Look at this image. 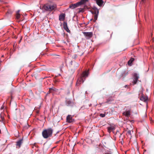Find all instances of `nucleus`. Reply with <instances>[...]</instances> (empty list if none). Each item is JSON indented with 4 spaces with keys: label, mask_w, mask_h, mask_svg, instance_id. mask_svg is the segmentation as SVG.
Returning a JSON list of instances; mask_svg holds the SVG:
<instances>
[{
    "label": "nucleus",
    "mask_w": 154,
    "mask_h": 154,
    "mask_svg": "<svg viewBox=\"0 0 154 154\" xmlns=\"http://www.w3.org/2000/svg\"><path fill=\"white\" fill-rule=\"evenodd\" d=\"M57 7L55 4H46L42 7V9L46 11H51L55 9Z\"/></svg>",
    "instance_id": "f03ea898"
},
{
    "label": "nucleus",
    "mask_w": 154,
    "mask_h": 154,
    "mask_svg": "<svg viewBox=\"0 0 154 154\" xmlns=\"http://www.w3.org/2000/svg\"><path fill=\"white\" fill-rule=\"evenodd\" d=\"M106 103H108V101H107V102H106Z\"/></svg>",
    "instance_id": "72a5a7b5"
},
{
    "label": "nucleus",
    "mask_w": 154,
    "mask_h": 154,
    "mask_svg": "<svg viewBox=\"0 0 154 154\" xmlns=\"http://www.w3.org/2000/svg\"><path fill=\"white\" fill-rule=\"evenodd\" d=\"M63 28L64 29L66 30L67 32H69L70 31L69 29L67 23L66 22L64 21L63 23Z\"/></svg>",
    "instance_id": "1a4fd4ad"
},
{
    "label": "nucleus",
    "mask_w": 154,
    "mask_h": 154,
    "mask_svg": "<svg viewBox=\"0 0 154 154\" xmlns=\"http://www.w3.org/2000/svg\"><path fill=\"white\" fill-rule=\"evenodd\" d=\"M123 114L127 117H128L130 115V112L129 111H128L124 112Z\"/></svg>",
    "instance_id": "4468645a"
},
{
    "label": "nucleus",
    "mask_w": 154,
    "mask_h": 154,
    "mask_svg": "<svg viewBox=\"0 0 154 154\" xmlns=\"http://www.w3.org/2000/svg\"><path fill=\"white\" fill-rule=\"evenodd\" d=\"M20 11V10H19L16 12V14H19V12Z\"/></svg>",
    "instance_id": "a878e982"
},
{
    "label": "nucleus",
    "mask_w": 154,
    "mask_h": 154,
    "mask_svg": "<svg viewBox=\"0 0 154 154\" xmlns=\"http://www.w3.org/2000/svg\"><path fill=\"white\" fill-rule=\"evenodd\" d=\"M147 97L145 96H142L140 98V100L144 102L146 101L147 100Z\"/></svg>",
    "instance_id": "2eb2a0df"
},
{
    "label": "nucleus",
    "mask_w": 154,
    "mask_h": 154,
    "mask_svg": "<svg viewBox=\"0 0 154 154\" xmlns=\"http://www.w3.org/2000/svg\"><path fill=\"white\" fill-rule=\"evenodd\" d=\"M134 59L131 58L128 61V63L129 65H130L132 63L134 60Z\"/></svg>",
    "instance_id": "f3484780"
},
{
    "label": "nucleus",
    "mask_w": 154,
    "mask_h": 154,
    "mask_svg": "<svg viewBox=\"0 0 154 154\" xmlns=\"http://www.w3.org/2000/svg\"><path fill=\"white\" fill-rule=\"evenodd\" d=\"M84 35L86 37L87 39H89L91 38L93 35V33L92 32H83Z\"/></svg>",
    "instance_id": "39448f33"
},
{
    "label": "nucleus",
    "mask_w": 154,
    "mask_h": 154,
    "mask_svg": "<svg viewBox=\"0 0 154 154\" xmlns=\"http://www.w3.org/2000/svg\"><path fill=\"white\" fill-rule=\"evenodd\" d=\"M23 138H22L21 139H20L18 140L16 142V145L17 146H18V148H20L21 145L23 143Z\"/></svg>",
    "instance_id": "0eeeda50"
},
{
    "label": "nucleus",
    "mask_w": 154,
    "mask_h": 154,
    "mask_svg": "<svg viewBox=\"0 0 154 154\" xmlns=\"http://www.w3.org/2000/svg\"><path fill=\"white\" fill-rule=\"evenodd\" d=\"M100 117H104L105 116V114L101 113L100 114Z\"/></svg>",
    "instance_id": "b1692460"
},
{
    "label": "nucleus",
    "mask_w": 154,
    "mask_h": 154,
    "mask_svg": "<svg viewBox=\"0 0 154 154\" xmlns=\"http://www.w3.org/2000/svg\"><path fill=\"white\" fill-rule=\"evenodd\" d=\"M67 103L69 104H70L71 103V102L70 101H67Z\"/></svg>",
    "instance_id": "bb28decb"
},
{
    "label": "nucleus",
    "mask_w": 154,
    "mask_h": 154,
    "mask_svg": "<svg viewBox=\"0 0 154 154\" xmlns=\"http://www.w3.org/2000/svg\"><path fill=\"white\" fill-rule=\"evenodd\" d=\"M88 72H84L81 75L80 77L79 78L76 82V85L79 86L82 83L84 82L85 78L88 76Z\"/></svg>",
    "instance_id": "7ed1b4c3"
},
{
    "label": "nucleus",
    "mask_w": 154,
    "mask_h": 154,
    "mask_svg": "<svg viewBox=\"0 0 154 154\" xmlns=\"http://www.w3.org/2000/svg\"><path fill=\"white\" fill-rule=\"evenodd\" d=\"M118 132L119 133V131H117V132H116V133H117Z\"/></svg>",
    "instance_id": "473e14b6"
},
{
    "label": "nucleus",
    "mask_w": 154,
    "mask_h": 154,
    "mask_svg": "<svg viewBox=\"0 0 154 154\" xmlns=\"http://www.w3.org/2000/svg\"><path fill=\"white\" fill-rule=\"evenodd\" d=\"M66 121L69 123H71L72 122V119L71 116L68 115L66 117Z\"/></svg>",
    "instance_id": "9b49d317"
},
{
    "label": "nucleus",
    "mask_w": 154,
    "mask_h": 154,
    "mask_svg": "<svg viewBox=\"0 0 154 154\" xmlns=\"http://www.w3.org/2000/svg\"><path fill=\"white\" fill-rule=\"evenodd\" d=\"M73 66L75 68H76L79 66V64L78 63L76 62H75L73 64Z\"/></svg>",
    "instance_id": "a211bd4d"
},
{
    "label": "nucleus",
    "mask_w": 154,
    "mask_h": 154,
    "mask_svg": "<svg viewBox=\"0 0 154 154\" xmlns=\"http://www.w3.org/2000/svg\"><path fill=\"white\" fill-rule=\"evenodd\" d=\"M20 16V14H16V17L17 19H19Z\"/></svg>",
    "instance_id": "4be33fe9"
},
{
    "label": "nucleus",
    "mask_w": 154,
    "mask_h": 154,
    "mask_svg": "<svg viewBox=\"0 0 154 154\" xmlns=\"http://www.w3.org/2000/svg\"><path fill=\"white\" fill-rule=\"evenodd\" d=\"M12 13V11L11 10H9L6 13V14L8 15L9 14H11Z\"/></svg>",
    "instance_id": "412c9836"
},
{
    "label": "nucleus",
    "mask_w": 154,
    "mask_h": 154,
    "mask_svg": "<svg viewBox=\"0 0 154 154\" xmlns=\"http://www.w3.org/2000/svg\"><path fill=\"white\" fill-rule=\"evenodd\" d=\"M115 128L114 126H111L107 128L108 131L109 133H110L111 131H112L115 129Z\"/></svg>",
    "instance_id": "ddd939ff"
},
{
    "label": "nucleus",
    "mask_w": 154,
    "mask_h": 154,
    "mask_svg": "<svg viewBox=\"0 0 154 154\" xmlns=\"http://www.w3.org/2000/svg\"><path fill=\"white\" fill-rule=\"evenodd\" d=\"M58 142H57V143H58Z\"/></svg>",
    "instance_id": "e433bc0d"
},
{
    "label": "nucleus",
    "mask_w": 154,
    "mask_h": 154,
    "mask_svg": "<svg viewBox=\"0 0 154 154\" xmlns=\"http://www.w3.org/2000/svg\"><path fill=\"white\" fill-rule=\"evenodd\" d=\"M122 140H123V138L122 139Z\"/></svg>",
    "instance_id": "c9c22d12"
},
{
    "label": "nucleus",
    "mask_w": 154,
    "mask_h": 154,
    "mask_svg": "<svg viewBox=\"0 0 154 154\" xmlns=\"http://www.w3.org/2000/svg\"><path fill=\"white\" fill-rule=\"evenodd\" d=\"M120 134V136H119V137H121V135H122V134Z\"/></svg>",
    "instance_id": "2f4dec72"
},
{
    "label": "nucleus",
    "mask_w": 154,
    "mask_h": 154,
    "mask_svg": "<svg viewBox=\"0 0 154 154\" xmlns=\"http://www.w3.org/2000/svg\"><path fill=\"white\" fill-rule=\"evenodd\" d=\"M105 154H112V152L111 151H109V152L108 153H106Z\"/></svg>",
    "instance_id": "393cba45"
},
{
    "label": "nucleus",
    "mask_w": 154,
    "mask_h": 154,
    "mask_svg": "<svg viewBox=\"0 0 154 154\" xmlns=\"http://www.w3.org/2000/svg\"><path fill=\"white\" fill-rule=\"evenodd\" d=\"M72 57L73 59H75L77 57V55L75 54L72 56Z\"/></svg>",
    "instance_id": "5701e85b"
},
{
    "label": "nucleus",
    "mask_w": 154,
    "mask_h": 154,
    "mask_svg": "<svg viewBox=\"0 0 154 154\" xmlns=\"http://www.w3.org/2000/svg\"><path fill=\"white\" fill-rule=\"evenodd\" d=\"M1 118L2 119V120H3V118H2V116L1 115Z\"/></svg>",
    "instance_id": "cd10ccee"
},
{
    "label": "nucleus",
    "mask_w": 154,
    "mask_h": 154,
    "mask_svg": "<svg viewBox=\"0 0 154 154\" xmlns=\"http://www.w3.org/2000/svg\"><path fill=\"white\" fill-rule=\"evenodd\" d=\"M57 82L58 81L57 80H55V82Z\"/></svg>",
    "instance_id": "c756f323"
},
{
    "label": "nucleus",
    "mask_w": 154,
    "mask_h": 154,
    "mask_svg": "<svg viewBox=\"0 0 154 154\" xmlns=\"http://www.w3.org/2000/svg\"><path fill=\"white\" fill-rule=\"evenodd\" d=\"M88 0H81L80 2H79V4L80 5L84 4L86 2L88 1Z\"/></svg>",
    "instance_id": "dca6fc26"
},
{
    "label": "nucleus",
    "mask_w": 154,
    "mask_h": 154,
    "mask_svg": "<svg viewBox=\"0 0 154 154\" xmlns=\"http://www.w3.org/2000/svg\"><path fill=\"white\" fill-rule=\"evenodd\" d=\"M79 2L74 4L70 5L69 6V8L72 9H73L80 5Z\"/></svg>",
    "instance_id": "6e6552de"
},
{
    "label": "nucleus",
    "mask_w": 154,
    "mask_h": 154,
    "mask_svg": "<svg viewBox=\"0 0 154 154\" xmlns=\"http://www.w3.org/2000/svg\"><path fill=\"white\" fill-rule=\"evenodd\" d=\"M139 76L137 73H134V79L133 83L134 85L136 84L138 81Z\"/></svg>",
    "instance_id": "423d86ee"
},
{
    "label": "nucleus",
    "mask_w": 154,
    "mask_h": 154,
    "mask_svg": "<svg viewBox=\"0 0 154 154\" xmlns=\"http://www.w3.org/2000/svg\"><path fill=\"white\" fill-rule=\"evenodd\" d=\"M53 131V129L51 128L44 129L42 132V136L45 139L51 137L52 136Z\"/></svg>",
    "instance_id": "f257e3e1"
},
{
    "label": "nucleus",
    "mask_w": 154,
    "mask_h": 154,
    "mask_svg": "<svg viewBox=\"0 0 154 154\" xmlns=\"http://www.w3.org/2000/svg\"><path fill=\"white\" fill-rule=\"evenodd\" d=\"M24 128H26V127H25Z\"/></svg>",
    "instance_id": "f704fd0d"
},
{
    "label": "nucleus",
    "mask_w": 154,
    "mask_h": 154,
    "mask_svg": "<svg viewBox=\"0 0 154 154\" xmlns=\"http://www.w3.org/2000/svg\"><path fill=\"white\" fill-rule=\"evenodd\" d=\"M65 14H60L59 16V19L60 21L64 20L65 18Z\"/></svg>",
    "instance_id": "f8f14e48"
},
{
    "label": "nucleus",
    "mask_w": 154,
    "mask_h": 154,
    "mask_svg": "<svg viewBox=\"0 0 154 154\" xmlns=\"http://www.w3.org/2000/svg\"><path fill=\"white\" fill-rule=\"evenodd\" d=\"M56 89L54 88H50L49 89V91L51 93L52 92V91H55Z\"/></svg>",
    "instance_id": "6ab92c4d"
},
{
    "label": "nucleus",
    "mask_w": 154,
    "mask_h": 154,
    "mask_svg": "<svg viewBox=\"0 0 154 154\" xmlns=\"http://www.w3.org/2000/svg\"><path fill=\"white\" fill-rule=\"evenodd\" d=\"M99 11L96 8L93 9L92 13L94 14V21L95 22L97 20V16L99 14Z\"/></svg>",
    "instance_id": "20e7f679"
},
{
    "label": "nucleus",
    "mask_w": 154,
    "mask_h": 154,
    "mask_svg": "<svg viewBox=\"0 0 154 154\" xmlns=\"http://www.w3.org/2000/svg\"><path fill=\"white\" fill-rule=\"evenodd\" d=\"M145 0H142V1L143 2H144Z\"/></svg>",
    "instance_id": "c85d7f7f"
},
{
    "label": "nucleus",
    "mask_w": 154,
    "mask_h": 154,
    "mask_svg": "<svg viewBox=\"0 0 154 154\" xmlns=\"http://www.w3.org/2000/svg\"><path fill=\"white\" fill-rule=\"evenodd\" d=\"M127 135H129L131 136V137L132 136H131V131H130V130H128L127 132Z\"/></svg>",
    "instance_id": "aec40b11"
},
{
    "label": "nucleus",
    "mask_w": 154,
    "mask_h": 154,
    "mask_svg": "<svg viewBox=\"0 0 154 154\" xmlns=\"http://www.w3.org/2000/svg\"><path fill=\"white\" fill-rule=\"evenodd\" d=\"M97 5L100 7H101L103 5V0H95Z\"/></svg>",
    "instance_id": "9d476101"
},
{
    "label": "nucleus",
    "mask_w": 154,
    "mask_h": 154,
    "mask_svg": "<svg viewBox=\"0 0 154 154\" xmlns=\"http://www.w3.org/2000/svg\"><path fill=\"white\" fill-rule=\"evenodd\" d=\"M127 86V85H125V88H126Z\"/></svg>",
    "instance_id": "7c9ffc66"
}]
</instances>
